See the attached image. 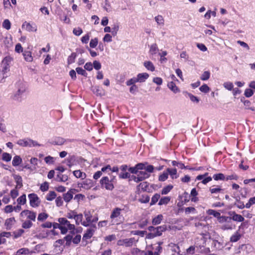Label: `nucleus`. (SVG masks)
<instances>
[{
	"instance_id": "1",
	"label": "nucleus",
	"mask_w": 255,
	"mask_h": 255,
	"mask_svg": "<svg viewBox=\"0 0 255 255\" xmlns=\"http://www.w3.org/2000/svg\"><path fill=\"white\" fill-rule=\"evenodd\" d=\"M122 210L123 209L118 207L115 208L113 210L110 215L112 225H118L120 223L121 221H120V220L122 218L121 212Z\"/></svg>"
},
{
	"instance_id": "2",
	"label": "nucleus",
	"mask_w": 255,
	"mask_h": 255,
	"mask_svg": "<svg viewBox=\"0 0 255 255\" xmlns=\"http://www.w3.org/2000/svg\"><path fill=\"white\" fill-rule=\"evenodd\" d=\"M16 143L22 147H35L36 146H40L41 144H39L36 141L33 140L30 138H26L20 139L17 140Z\"/></svg>"
},
{
	"instance_id": "3",
	"label": "nucleus",
	"mask_w": 255,
	"mask_h": 255,
	"mask_svg": "<svg viewBox=\"0 0 255 255\" xmlns=\"http://www.w3.org/2000/svg\"><path fill=\"white\" fill-rule=\"evenodd\" d=\"M115 178V176H114L112 179L110 180L109 177L107 176L103 177L100 180L101 187L105 188L108 190H112L114 188L113 181Z\"/></svg>"
},
{
	"instance_id": "4",
	"label": "nucleus",
	"mask_w": 255,
	"mask_h": 255,
	"mask_svg": "<svg viewBox=\"0 0 255 255\" xmlns=\"http://www.w3.org/2000/svg\"><path fill=\"white\" fill-rule=\"evenodd\" d=\"M166 229L167 226L166 225L155 227L154 232L148 233L147 238L148 239H153L155 237L160 236L162 235V232L165 231Z\"/></svg>"
},
{
	"instance_id": "5",
	"label": "nucleus",
	"mask_w": 255,
	"mask_h": 255,
	"mask_svg": "<svg viewBox=\"0 0 255 255\" xmlns=\"http://www.w3.org/2000/svg\"><path fill=\"white\" fill-rule=\"evenodd\" d=\"M96 229V226L95 225H92L90 228L88 229L84 234L83 235L82 238V242L85 243L84 245L86 246L87 244L88 240L91 239L93 236L95 230Z\"/></svg>"
},
{
	"instance_id": "6",
	"label": "nucleus",
	"mask_w": 255,
	"mask_h": 255,
	"mask_svg": "<svg viewBox=\"0 0 255 255\" xmlns=\"http://www.w3.org/2000/svg\"><path fill=\"white\" fill-rule=\"evenodd\" d=\"M28 197L29 199L30 205L33 207L36 208L39 206L40 203V200L35 193H31L28 195Z\"/></svg>"
},
{
	"instance_id": "7",
	"label": "nucleus",
	"mask_w": 255,
	"mask_h": 255,
	"mask_svg": "<svg viewBox=\"0 0 255 255\" xmlns=\"http://www.w3.org/2000/svg\"><path fill=\"white\" fill-rule=\"evenodd\" d=\"M72 139H64V138L60 136L54 137L50 143L53 145H62L67 142H71Z\"/></svg>"
},
{
	"instance_id": "8",
	"label": "nucleus",
	"mask_w": 255,
	"mask_h": 255,
	"mask_svg": "<svg viewBox=\"0 0 255 255\" xmlns=\"http://www.w3.org/2000/svg\"><path fill=\"white\" fill-rule=\"evenodd\" d=\"M134 242V238H131L129 239H125L120 240L117 242V245L119 246H126V247H129L132 246Z\"/></svg>"
},
{
	"instance_id": "9",
	"label": "nucleus",
	"mask_w": 255,
	"mask_h": 255,
	"mask_svg": "<svg viewBox=\"0 0 255 255\" xmlns=\"http://www.w3.org/2000/svg\"><path fill=\"white\" fill-rule=\"evenodd\" d=\"M59 223L62 224V226L64 227L67 230V232L68 230L74 229V224H72L70 222L67 220L65 218H60L58 219Z\"/></svg>"
},
{
	"instance_id": "10",
	"label": "nucleus",
	"mask_w": 255,
	"mask_h": 255,
	"mask_svg": "<svg viewBox=\"0 0 255 255\" xmlns=\"http://www.w3.org/2000/svg\"><path fill=\"white\" fill-rule=\"evenodd\" d=\"M20 216H26L27 219H28L31 221H35V219H36V213H35L34 212H32V211H29L28 210H25L21 212Z\"/></svg>"
},
{
	"instance_id": "11",
	"label": "nucleus",
	"mask_w": 255,
	"mask_h": 255,
	"mask_svg": "<svg viewBox=\"0 0 255 255\" xmlns=\"http://www.w3.org/2000/svg\"><path fill=\"white\" fill-rule=\"evenodd\" d=\"M86 221H83L82 225L84 227H89L92 223V215L89 211H85L84 213Z\"/></svg>"
},
{
	"instance_id": "12",
	"label": "nucleus",
	"mask_w": 255,
	"mask_h": 255,
	"mask_svg": "<svg viewBox=\"0 0 255 255\" xmlns=\"http://www.w3.org/2000/svg\"><path fill=\"white\" fill-rule=\"evenodd\" d=\"M76 190L75 189H70L67 193L63 194V199L67 202H69L73 197V195L75 193Z\"/></svg>"
},
{
	"instance_id": "13",
	"label": "nucleus",
	"mask_w": 255,
	"mask_h": 255,
	"mask_svg": "<svg viewBox=\"0 0 255 255\" xmlns=\"http://www.w3.org/2000/svg\"><path fill=\"white\" fill-rule=\"evenodd\" d=\"M22 28L29 32H35L37 30V26L35 24H31L30 23L27 22L26 21L23 23Z\"/></svg>"
},
{
	"instance_id": "14",
	"label": "nucleus",
	"mask_w": 255,
	"mask_h": 255,
	"mask_svg": "<svg viewBox=\"0 0 255 255\" xmlns=\"http://www.w3.org/2000/svg\"><path fill=\"white\" fill-rule=\"evenodd\" d=\"M15 222L16 221L14 217H11L6 219L4 222V226L6 230H10Z\"/></svg>"
},
{
	"instance_id": "15",
	"label": "nucleus",
	"mask_w": 255,
	"mask_h": 255,
	"mask_svg": "<svg viewBox=\"0 0 255 255\" xmlns=\"http://www.w3.org/2000/svg\"><path fill=\"white\" fill-rule=\"evenodd\" d=\"M229 214L232 216L231 218V220H233L237 222H243L245 220L244 218L241 216V215L236 214L235 212H230L229 213Z\"/></svg>"
},
{
	"instance_id": "16",
	"label": "nucleus",
	"mask_w": 255,
	"mask_h": 255,
	"mask_svg": "<svg viewBox=\"0 0 255 255\" xmlns=\"http://www.w3.org/2000/svg\"><path fill=\"white\" fill-rule=\"evenodd\" d=\"M24 89H18L16 92L12 96V99L17 101H21L22 95L24 93Z\"/></svg>"
},
{
	"instance_id": "17",
	"label": "nucleus",
	"mask_w": 255,
	"mask_h": 255,
	"mask_svg": "<svg viewBox=\"0 0 255 255\" xmlns=\"http://www.w3.org/2000/svg\"><path fill=\"white\" fill-rule=\"evenodd\" d=\"M10 232H2L0 233V245L5 244L6 240L5 238H9L11 236Z\"/></svg>"
},
{
	"instance_id": "18",
	"label": "nucleus",
	"mask_w": 255,
	"mask_h": 255,
	"mask_svg": "<svg viewBox=\"0 0 255 255\" xmlns=\"http://www.w3.org/2000/svg\"><path fill=\"white\" fill-rule=\"evenodd\" d=\"M149 77V74L147 73H139L137 75V80L139 83L144 82Z\"/></svg>"
},
{
	"instance_id": "19",
	"label": "nucleus",
	"mask_w": 255,
	"mask_h": 255,
	"mask_svg": "<svg viewBox=\"0 0 255 255\" xmlns=\"http://www.w3.org/2000/svg\"><path fill=\"white\" fill-rule=\"evenodd\" d=\"M209 191L211 194H217V193L223 192L224 191V189H222L220 186L214 185L210 188Z\"/></svg>"
},
{
	"instance_id": "20",
	"label": "nucleus",
	"mask_w": 255,
	"mask_h": 255,
	"mask_svg": "<svg viewBox=\"0 0 255 255\" xmlns=\"http://www.w3.org/2000/svg\"><path fill=\"white\" fill-rule=\"evenodd\" d=\"M13 178L16 183L15 188H21L23 186L22 179L21 177L18 175H14Z\"/></svg>"
},
{
	"instance_id": "21",
	"label": "nucleus",
	"mask_w": 255,
	"mask_h": 255,
	"mask_svg": "<svg viewBox=\"0 0 255 255\" xmlns=\"http://www.w3.org/2000/svg\"><path fill=\"white\" fill-rule=\"evenodd\" d=\"M93 186V182L91 180L86 179L81 184V187L85 189H88Z\"/></svg>"
},
{
	"instance_id": "22",
	"label": "nucleus",
	"mask_w": 255,
	"mask_h": 255,
	"mask_svg": "<svg viewBox=\"0 0 255 255\" xmlns=\"http://www.w3.org/2000/svg\"><path fill=\"white\" fill-rule=\"evenodd\" d=\"M166 171L172 179L177 178L178 176L177 175V169L176 168H168L166 169Z\"/></svg>"
},
{
	"instance_id": "23",
	"label": "nucleus",
	"mask_w": 255,
	"mask_h": 255,
	"mask_svg": "<svg viewBox=\"0 0 255 255\" xmlns=\"http://www.w3.org/2000/svg\"><path fill=\"white\" fill-rule=\"evenodd\" d=\"M149 183L147 182H143L140 183L137 186V189L139 190L140 188L143 191H148L149 192Z\"/></svg>"
},
{
	"instance_id": "24",
	"label": "nucleus",
	"mask_w": 255,
	"mask_h": 255,
	"mask_svg": "<svg viewBox=\"0 0 255 255\" xmlns=\"http://www.w3.org/2000/svg\"><path fill=\"white\" fill-rule=\"evenodd\" d=\"M24 60L27 62H32L33 60V57L32 56L31 52L29 51H24L22 53Z\"/></svg>"
},
{
	"instance_id": "25",
	"label": "nucleus",
	"mask_w": 255,
	"mask_h": 255,
	"mask_svg": "<svg viewBox=\"0 0 255 255\" xmlns=\"http://www.w3.org/2000/svg\"><path fill=\"white\" fill-rule=\"evenodd\" d=\"M92 91L93 93L96 94L97 96H103L104 95V92L103 90V89L98 87V86H95L92 88Z\"/></svg>"
},
{
	"instance_id": "26",
	"label": "nucleus",
	"mask_w": 255,
	"mask_h": 255,
	"mask_svg": "<svg viewBox=\"0 0 255 255\" xmlns=\"http://www.w3.org/2000/svg\"><path fill=\"white\" fill-rule=\"evenodd\" d=\"M143 65L149 71L153 72L155 70V67L153 64L150 61H145L143 63Z\"/></svg>"
},
{
	"instance_id": "27",
	"label": "nucleus",
	"mask_w": 255,
	"mask_h": 255,
	"mask_svg": "<svg viewBox=\"0 0 255 255\" xmlns=\"http://www.w3.org/2000/svg\"><path fill=\"white\" fill-rule=\"evenodd\" d=\"M53 227L54 229H59L61 231V233L62 234H66L67 233V230L66 229L62 226V224L61 223H55L53 224Z\"/></svg>"
},
{
	"instance_id": "28",
	"label": "nucleus",
	"mask_w": 255,
	"mask_h": 255,
	"mask_svg": "<svg viewBox=\"0 0 255 255\" xmlns=\"http://www.w3.org/2000/svg\"><path fill=\"white\" fill-rule=\"evenodd\" d=\"M56 180L58 182H65L68 180V176L66 174H63L59 173L57 175Z\"/></svg>"
},
{
	"instance_id": "29",
	"label": "nucleus",
	"mask_w": 255,
	"mask_h": 255,
	"mask_svg": "<svg viewBox=\"0 0 255 255\" xmlns=\"http://www.w3.org/2000/svg\"><path fill=\"white\" fill-rule=\"evenodd\" d=\"M163 220V216L161 214L158 215L154 217L152 221V223L153 225H157L161 223Z\"/></svg>"
},
{
	"instance_id": "30",
	"label": "nucleus",
	"mask_w": 255,
	"mask_h": 255,
	"mask_svg": "<svg viewBox=\"0 0 255 255\" xmlns=\"http://www.w3.org/2000/svg\"><path fill=\"white\" fill-rule=\"evenodd\" d=\"M167 86L168 88L171 90L172 92H173L174 93H176L178 92H179V89L176 86L175 83L173 82H170L168 83Z\"/></svg>"
},
{
	"instance_id": "31",
	"label": "nucleus",
	"mask_w": 255,
	"mask_h": 255,
	"mask_svg": "<svg viewBox=\"0 0 255 255\" xmlns=\"http://www.w3.org/2000/svg\"><path fill=\"white\" fill-rule=\"evenodd\" d=\"M22 162V159L20 156H15L12 160V164L13 166H17Z\"/></svg>"
},
{
	"instance_id": "32",
	"label": "nucleus",
	"mask_w": 255,
	"mask_h": 255,
	"mask_svg": "<svg viewBox=\"0 0 255 255\" xmlns=\"http://www.w3.org/2000/svg\"><path fill=\"white\" fill-rule=\"evenodd\" d=\"M73 173L74 175L77 178H81L84 179L86 177V173L81 172L80 170H75L73 171Z\"/></svg>"
},
{
	"instance_id": "33",
	"label": "nucleus",
	"mask_w": 255,
	"mask_h": 255,
	"mask_svg": "<svg viewBox=\"0 0 255 255\" xmlns=\"http://www.w3.org/2000/svg\"><path fill=\"white\" fill-rule=\"evenodd\" d=\"M241 237V235L238 231L236 232L230 238V241L231 242H236L238 241Z\"/></svg>"
},
{
	"instance_id": "34",
	"label": "nucleus",
	"mask_w": 255,
	"mask_h": 255,
	"mask_svg": "<svg viewBox=\"0 0 255 255\" xmlns=\"http://www.w3.org/2000/svg\"><path fill=\"white\" fill-rule=\"evenodd\" d=\"M158 51V48L157 44L156 43H153L150 46L149 52L150 54L153 55L156 54Z\"/></svg>"
},
{
	"instance_id": "35",
	"label": "nucleus",
	"mask_w": 255,
	"mask_h": 255,
	"mask_svg": "<svg viewBox=\"0 0 255 255\" xmlns=\"http://www.w3.org/2000/svg\"><path fill=\"white\" fill-rule=\"evenodd\" d=\"M29 253V251L27 248H21L19 249L15 255H27Z\"/></svg>"
},
{
	"instance_id": "36",
	"label": "nucleus",
	"mask_w": 255,
	"mask_h": 255,
	"mask_svg": "<svg viewBox=\"0 0 255 255\" xmlns=\"http://www.w3.org/2000/svg\"><path fill=\"white\" fill-rule=\"evenodd\" d=\"M56 193L53 191H50L46 195V199L47 201H52L53 199L56 198Z\"/></svg>"
},
{
	"instance_id": "37",
	"label": "nucleus",
	"mask_w": 255,
	"mask_h": 255,
	"mask_svg": "<svg viewBox=\"0 0 255 255\" xmlns=\"http://www.w3.org/2000/svg\"><path fill=\"white\" fill-rule=\"evenodd\" d=\"M155 21L160 26H163L164 24V20L163 16L161 15H158L154 18Z\"/></svg>"
},
{
	"instance_id": "38",
	"label": "nucleus",
	"mask_w": 255,
	"mask_h": 255,
	"mask_svg": "<svg viewBox=\"0 0 255 255\" xmlns=\"http://www.w3.org/2000/svg\"><path fill=\"white\" fill-rule=\"evenodd\" d=\"M213 178L216 181L218 180H226V177L223 173H218L214 174Z\"/></svg>"
},
{
	"instance_id": "39",
	"label": "nucleus",
	"mask_w": 255,
	"mask_h": 255,
	"mask_svg": "<svg viewBox=\"0 0 255 255\" xmlns=\"http://www.w3.org/2000/svg\"><path fill=\"white\" fill-rule=\"evenodd\" d=\"M207 213L209 215L213 216L214 217L216 218L217 219H218V218L219 217V216L221 214L220 213H219V212H218L216 210H213V209L208 210L207 211Z\"/></svg>"
},
{
	"instance_id": "40",
	"label": "nucleus",
	"mask_w": 255,
	"mask_h": 255,
	"mask_svg": "<svg viewBox=\"0 0 255 255\" xmlns=\"http://www.w3.org/2000/svg\"><path fill=\"white\" fill-rule=\"evenodd\" d=\"M218 221L220 223H223L225 222H229V221H231V218L225 216H221L220 215L218 219Z\"/></svg>"
},
{
	"instance_id": "41",
	"label": "nucleus",
	"mask_w": 255,
	"mask_h": 255,
	"mask_svg": "<svg viewBox=\"0 0 255 255\" xmlns=\"http://www.w3.org/2000/svg\"><path fill=\"white\" fill-rule=\"evenodd\" d=\"M211 73L209 71H205L201 75L200 79L202 81H206L210 77Z\"/></svg>"
},
{
	"instance_id": "42",
	"label": "nucleus",
	"mask_w": 255,
	"mask_h": 255,
	"mask_svg": "<svg viewBox=\"0 0 255 255\" xmlns=\"http://www.w3.org/2000/svg\"><path fill=\"white\" fill-rule=\"evenodd\" d=\"M77 57V54L75 52H73L68 56L67 59V63L68 64H71L75 62V59Z\"/></svg>"
},
{
	"instance_id": "43",
	"label": "nucleus",
	"mask_w": 255,
	"mask_h": 255,
	"mask_svg": "<svg viewBox=\"0 0 255 255\" xmlns=\"http://www.w3.org/2000/svg\"><path fill=\"white\" fill-rule=\"evenodd\" d=\"M74 220H75V223L77 225H79L80 224L82 225V223H83L82 221L83 215L82 214H78L77 213Z\"/></svg>"
},
{
	"instance_id": "44",
	"label": "nucleus",
	"mask_w": 255,
	"mask_h": 255,
	"mask_svg": "<svg viewBox=\"0 0 255 255\" xmlns=\"http://www.w3.org/2000/svg\"><path fill=\"white\" fill-rule=\"evenodd\" d=\"M185 95L188 96V97L190 98V100L192 102L196 103H199V99H198V98L197 97H196V96H194L193 95H192V94L187 93V92L185 93Z\"/></svg>"
},
{
	"instance_id": "45",
	"label": "nucleus",
	"mask_w": 255,
	"mask_h": 255,
	"mask_svg": "<svg viewBox=\"0 0 255 255\" xmlns=\"http://www.w3.org/2000/svg\"><path fill=\"white\" fill-rule=\"evenodd\" d=\"M160 197V195L159 194L156 193L151 198V202L150 205L151 206L154 205L156 204L158 201Z\"/></svg>"
},
{
	"instance_id": "46",
	"label": "nucleus",
	"mask_w": 255,
	"mask_h": 255,
	"mask_svg": "<svg viewBox=\"0 0 255 255\" xmlns=\"http://www.w3.org/2000/svg\"><path fill=\"white\" fill-rule=\"evenodd\" d=\"M119 29V25L118 23H115L111 28V33L112 35L115 36L117 34L118 31Z\"/></svg>"
},
{
	"instance_id": "47",
	"label": "nucleus",
	"mask_w": 255,
	"mask_h": 255,
	"mask_svg": "<svg viewBox=\"0 0 255 255\" xmlns=\"http://www.w3.org/2000/svg\"><path fill=\"white\" fill-rule=\"evenodd\" d=\"M173 188V186L171 185H168L166 187H164L161 190L162 195H166L168 194Z\"/></svg>"
},
{
	"instance_id": "48",
	"label": "nucleus",
	"mask_w": 255,
	"mask_h": 255,
	"mask_svg": "<svg viewBox=\"0 0 255 255\" xmlns=\"http://www.w3.org/2000/svg\"><path fill=\"white\" fill-rule=\"evenodd\" d=\"M170 200V197H164L161 198L158 203L159 205H166L168 203Z\"/></svg>"
},
{
	"instance_id": "49",
	"label": "nucleus",
	"mask_w": 255,
	"mask_h": 255,
	"mask_svg": "<svg viewBox=\"0 0 255 255\" xmlns=\"http://www.w3.org/2000/svg\"><path fill=\"white\" fill-rule=\"evenodd\" d=\"M64 241H66L65 245L66 246H69L71 244L72 242V235L68 234L64 238Z\"/></svg>"
},
{
	"instance_id": "50",
	"label": "nucleus",
	"mask_w": 255,
	"mask_h": 255,
	"mask_svg": "<svg viewBox=\"0 0 255 255\" xmlns=\"http://www.w3.org/2000/svg\"><path fill=\"white\" fill-rule=\"evenodd\" d=\"M150 197L147 195H142L140 198L138 199V201L141 203H147L149 202Z\"/></svg>"
},
{
	"instance_id": "51",
	"label": "nucleus",
	"mask_w": 255,
	"mask_h": 255,
	"mask_svg": "<svg viewBox=\"0 0 255 255\" xmlns=\"http://www.w3.org/2000/svg\"><path fill=\"white\" fill-rule=\"evenodd\" d=\"M190 195L192 197L191 199V201L195 202L198 201V199L196 197L198 195V193L195 188H193L191 190Z\"/></svg>"
},
{
	"instance_id": "52",
	"label": "nucleus",
	"mask_w": 255,
	"mask_h": 255,
	"mask_svg": "<svg viewBox=\"0 0 255 255\" xmlns=\"http://www.w3.org/2000/svg\"><path fill=\"white\" fill-rule=\"evenodd\" d=\"M137 174L139 175L140 177H141L144 180L145 179L148 178L150 175V174L148 173L147 172H146V171L145 170L138 171Z\"/></svg>"
},
{
	"instance_id": "53",
	"label": "nucleus",
	"mask_w": 255,
	"mask_h": 255,
	"mask_svg": "<svg viewBox=\"0 0 255 255\" xmlns=\"http://www.w3.org/2000/svg\"><path fill=\"white\" fill-rule=\"evenodd\" d=\"M48 217V215L47 213H41L39 214L38 217H37V220L39 221L43 222V221H45V220H46Z\"/></svg>"
},
{
	"instance_id": "54",
	"label": "nucleus",
	"mask_w": 255,
	"mask_h": 255,
	"mask_svg": "<svg viewBox=\"0 0 255 255\" xmlns=\"http://www.w3.org/2000/svg\"><path fill=\"white\" fill-rule=\"evenodd\" d=\"M18 204L19 205H24L26 203V195L25 194H23L20 196L17 200Z\"/></svg>"
},
{
	"instance_id": "55",
	"label": "nucleus",
	"mask_w": 255,
	"mask_h": 255,
	"mask_svg": "<svg viewBox=\"0 0 255 255\" xmlns=\"http://www.w3.org/2000/svg\"><path fill=\"white\" fill-rule=\"evenodd\" d=\"M77 212L75 210H70L66 214V217L69 219H75Z\"/></svg>"
},
{
	"instance_id": "56",
	"label": "nucleus",
	"mask_w": 255,
	"mask_h": 255,
	"mask_svg": "<svg viewBox=\"0 0 255 255\" xmlns=\"http://www.w3.org/2000/svg\"><path fill=\"white\" fill-rule=\"evenodd\" d=\"M137 82H138V81H137L136 77H134L128 80L126 82V85L127 86L136 85L135 84Z\"/></svg>"
},
{
	"instance_id": "57",
	"label": "nucleus",
	"mask_w": 255,
	"mask_h": 255,
	"mask_svg": "<svg viewBox=\"0 0 255 255\" xmlns=\"http://www.w3.org/2000/svg\"><path fill=\"white\" fill-rule=\"evenodd\" d=\"M227 223L223 225L221 229L223 230H232L233 229L232 222L231 221H229V222H226Z\"/></svg>"
},
{
	"instance_id": "58",
	"label": "nucleus",
	"mask_w": 255,
	"mask_h": 255,
	"mask_svg": "<svg viewBox=\"0 0 255 255\" xmlns=\"http://www.w3.org/2000/svg\"><path fill=\"white\" fill-rule=\"evenodd\" d=\"M168 177V172L167 171L163 172L158 177V180L160 181H164L167 179Z\"/></svg>"
},
{
	"instance_id": "59",
	"label": "nucleus",
	"mask_w": 255,
	"mask_h": 255,
	"mask_svg": "<svg viewBox=\"0 0 255 255\" xmlns=\"http://www.w3.org/2000/svg\"><path fill=\"white\" fill-rule=\"evenodd\" d=\"M2 25L4 28L9 30L11 27V23L8 19H6L3 21Z\"/></svg>"
},
{
	"instance_id": "60",
	"label": "nucleus",
	"mask_w": 255,
	"mask_h": 255,
	"mask_svg": "<svg viewBox=\"0 0 255 255\" xmlns=\"http://www.w3.org/2000/svg\"><path fill=\"white\" fill-rule=\"evenodd\" d=\"M76 71L78 74L81 75L84 77L87 76V73L82 68H81V67L76 68Z\"/></svg>"
},
{
	"instance_id": "61",
	"label": "nucleus",
	"mask_w": 255,
	"mask_h": 255,
	"mask_svg": "<svg viewBox=\"0 0 255 255\" xmlns=\"http://www.w3.org/2000/svg\"><path fill=\"white\" fill-rule=\"evenodd\" d=\"M103 7L107 12H110L111 10V4L108 0H105V4Z\"/></svg>"
},
{
	"instance_id": "62",
	"label": "nucleus",
	"mask_w": 255,
	"mask_h": 255,
	"mask_svg": "<svg viewBox=\"0 0 255 255\" xmlns=\"http://www.w3.org/2000/svg\"><path fill=\"white\" fill-rule=\"evenodd\" d=\"M11 159V156L10 155V154L6 153V152H4L2 153V159L3 161L8 162V161H10Z\"/></svg>"
},
{
	"instance_id": "63",
	"label": "nucleus",
	"mask_w": 255,
	"mask_h": 255,
	"mask_svg": "<svg viewBox=\"0 0 255 255\" xmlns=\"http://www.w3.org/2000/svg\"><path fill=\"white\" fill-rule=\"evenodd\" d=\"M12 58L11 57H10V56H6L2 60V65H9V64L12 61Z\"/></svg>"
},
{
	"instance_id": "64",
	"label": "nucleus",
	"mask_w": 255,
	"mask_h": 255,
	"mask_svg": "<svg viewBox=\"0 0 255 255\" xmlns=\"http://www.w3.org/2000/svg\"><path fill=\"white\" fill-rule=\"evenodd\" d=\"M32 223L29 221H25L22 224V227L24 229H29L32 226Z\"/></svg>"
}]
</instances>
